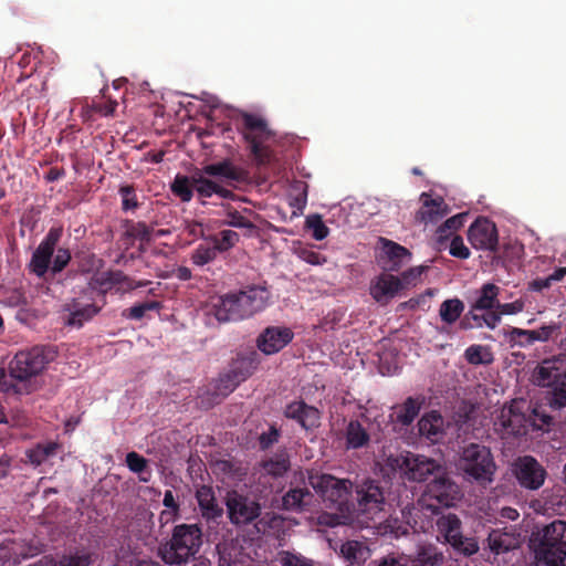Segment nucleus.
<instances>
[{
  "mask_svg": "<svg viewBox=\"0 0 566 566\" xmlns=\"http://www.w3.org/2000/svg\"><path fill=\"white\" fill-rule=\"evenodd\" d=\"M500 314L511 315L517 314L524 310V303L522 301H514L512 303L497 304Z\"/></svg>",
  "mask_w": 566,
  "mask_h": 566,
  "instance_id": "obj_59",
  "label": "nucleus"
},
{
  "mask_svg": "<svg viewBox=\"0 0 566 566\" xmlns=\"http://www.w3.org/2000/svg\"><path fill=\"white\" fill-rule=\"evenodd\" d=\"M457 467L468 481L480 484L492 482L496 471L490 448L479 443H470L462 449Z\"/></svg>",
  "mask_w": 566,
  "mask_h": 566,
  "instance_id": "obj_5",
  "label": "nucleus"
},
{
  "mask_svg": "<svg viewBox=\"0 0 566 566\" xmlns=\"http://www.w3.org/2000/svg\"><path fill=\"white\" fill-rule=\"evenodd\" d=\"M306 228L312 230V237L317 240H324L328 233L329 229L325 226L319 214H311L306 218Z\"/></svg>",
  "mask_w": 566,
  "mask_h": 566,
  "instance_id": "obj_50",
  "label": "nucleus"
},
{
  "mask_svg": "<svg viewBox=\"0 0 566 566\" xmlns=\"http://www.w3.org/2000/svg\"><path fill=\"white\" fill-rule=\"evenodd\" d=\"M71 261V252L69 249L59 248L56 253H53L51 273L57 274L62 272Z\"/></svg>",
  "mask_w": 566,
  "mask_h": 566,
  "instance_id": "obj_52",
  "label": "nucleus"
},
{
  "mask_svg": "<svg viewBox=\"0 0 566 566\" xmlns=\"http://www.w3.org/2000/svg\"><path fill=\"white\" fill-rule=\"evenodd\" d=\"M284 416L297 422L303 429L312 430L321 424V412L314 407L307 405L304 400H295L286 405Z\"/></svg>",
  "mask_w": 566,
  "mask_h": 566,
  "instance_id": "obj_20",
  "label": "nucleus"
},
{
  "mask_svg": "<svg viewBox=\"0 0 566 566\" xmlns=\"http://www.w3.org/2000/svg\"><path fill=\"white\" fill-rule=\"evenodd\" d=\"M270 292L262 286L252 285L237 293H228L211 303L210 313L220 323L248 318L266 306Z\"/></svg>",
  "mask_w": 566,
  "mask_h": 566,
  "instance_id": "obj_2",
  "label": "nucleus"
},
{
  "mask_svg": "<svg viewBox=\"0 0 566 566\" xmlns=\"http://www.w3.org/2000/svg\"><path fill=\"white\" fill-rule=\"evenodd\" d=\"M92 564L93 553L82 548L62 555L53 566H91Z\"/></svg>",
  "mask_w": 566,
  "mask_h": 566,
  "instance_id": "obj_38",
  "label": "nucleus"
},
{
  "mask_svg": "<svg viewBox=\"0 0 566 566\" xmlns=\"http://www.w3.org/2000/svg\"><path fill=\"white\" fill-rule=\"evenodd\" d=\"M289 327H266L256 338L258 348L265 355H273L283 349L293 339Z\"/></svg>",
  "mask_w": 566,
  "mask_h": 566,
  "instance_id": "obj_19",
  "label": "nucleus"
},
{
  "mask_svg": "<svg viewBox=\"0 0 566 566\" xmlns=\"http://www.w3.org/2000/svg\"><path fill=\"white\" fill-rule=\"evenodd\" d=\"M382 241L385 253L382 268L385 271L398 272L410 262L411 253L408 249L390 240L382 239Z\"/></svg>",
  "mask_w": 566,
  "mask_h": 566,
  "instance_id": "obj_25",
  "label": "nucleus"
},
{
  "mask_svg": "<svg viewBox=\"0 0 566 566\" xmlns=\"http://www.w3.org/2000/svg\"><path fill=\"white\" fill-rule=\"evenodd\" d=\"M219 251L214 244L200 243L190 254L191 262L197 266H205L213 262Z\"/></svg>",
  "mask_w": 566,
  "mask_h": 566,
  "instance_id": "obj_42",
  "label": "nucleus"
},
{
  "mask_svg": "<svg viewBox=\"0 0 566 566\" xmlns=\"http://www.w3.org/2000/svg\"><path fill=\"white\" fill-rule=\"evenodd\" d=\"M424 496L434 500L440 506L451 507L461 499V491L443 468V471L427 484Z\"/></svg>",
  "mask_w": 566,
  "mask_h": 566,
  "instance_id": "obj_17",
  "label": "nucleus"
},
{
  "mask_svg": "<svg viewBox=\"0 0 566 566\" xmlns=\"http://www.w3.org/2000/svg\"><path fill=\"white\" fill-rule=\"evenodd\" d=\"M163 504H164L165 507H167L169 510H174V512H179L180 511V505L176 501V499L174 496V493L170 490H167L165 492Z\"/></svg>",
  "mask_w": 566,
  "mask_h": 566,
  "instance_id": "obj_63",
  "label": "nucleus"
},
{
  "mask_svg": "<svg viewBox=\"0 0 566 566\" xmlns=\"http://www.w3.org/2000/svg\"><path fill=\"white\" fill-rule=\"evenodd\" d=\"M104 305V294L87 287L77 297H73L63 304L64 324L81 328L86 322L93 319Z\"/></svg>",
  "mask_w": 566,
  "mask_h": 566,
  "instance_id": "obj_8",
  "label": "nucleus"
},
{
  "mask_svg": "<svg viewBox=\"0 0 566 566\" xmlns=\"http://www.w3.org/2000/svg\"><path fill=\"white\" fill-rule=\"evenodd\" d=\"M295 253L301 260L312 265L326 263V258L311 248L301 247L295 250Z\"/></svg>",
  "mask_w": 566,
  "mask_h": 566,
  "instance_id": "obj_53",
  "label": "nucleus"
},
{
  "mask_svg": "<svg viewBox=\"0 0 566 566\" xmlns=\"http://www.w3.org/2000/svg\"><path fill=\"white\" fill-rule=\"evenodd\" d=\"M172 193L182 202H189L195 193V187L191 176L177 175L170 185Z\"/></svg>",
  "mask_w": 566,
  "mask_h": 566,
  "instance_id": "obj_39",
  "label": "nucleus"
},
{
  "mask_svg": "<svg viewBox=\"0 0 566 566\" xmlns=\"http://www.w3.org/2000/svg\"><path fill=\"white\" fill-rule=\"evenodd\" d=\"M313 494L307 488H292L282 497V507L301 512L312 503Z\"/></svg>",
  "mask_w": 566,
  "mask_h": 566,
  "instance_id": "obj_29",
  "label": "nucleus"
},
{
  "mask_svg": "<svg viewBox=\"0 0 566 566\" xmlns=\"http://www.w3.org/2000/svg\"><path fill=\"white\" fill-rule=\"evenodd\" d=\"M280 431L275 426H271L266 432L259 436L260 450L265 451L279 441Z\"/></svg>",
  "mask_w": 566,
  "mask_h": 566,
  "instance_id": "obj_55",
  "label": "nucleus"
},
{
  "mask_svg": "<svg viewBox=\"0 0 566 566\" xmlns=\"http://www.w3.org/2000/svg\"><path fill=\"white\" fill-rule=\"evenodd\" d=\"M122 198V210L125 212L135 211L139 207L136 189L133 185H122L118 189Z\"/></svg>",
  "mask_w": 566,
  "mask_h": 566,
  "instance_id": "obj_45",
  "label": "nucleus"
},
{
  "mask_svg": "<svg viewBox=\"0 0 566 566\" xmlns=\"http://www.w3.org/2000/svg\"><path fill=\"white\" fill-rule=\"evenodd\" d=\"M386 464L399 475L410 482H424L443 471V465L432 458L412 452L389 455Z\"/></svg>",
  "mask_w": 566,
  "mask_h": 566,
  "instance_id": "obj_6",
  "label": "nucleus"
},
{
  "mask_svg": "<svg viewBox=\"0 0 566 566\" xmlns=\"http://www.w3.org/2000/svg\"><path fill=\"white\" fill-rule=\"evenodd\" d=\"M449 252L452 256L465 260L470 256V250L460 235H454L450 242Z\"/></svg>",
  "mask_w": 566,
  "mask_h": 566,
  "instance_id": "obj_56",
  "label": "nucleus"
},
{
  "mask_svg": "<svg viewBox=\"0 0 566 566\" xmlns=\"http://www.w3.org/2000/svg\"><path fill=\"white\" fill-rule=\"evenodd\" d=\"M264 474H268L270 478L277 480L285 475V473L291 468V462L287 453L280 452L274 457L263 459L259 463H256Z\"/></svg>",
  "mask_w": 566,
  "mask_h": 566,
  "instance_id": "obj_30",
  "label": "nucleus"
},
{
  "mask_svg": "<svg viewBox=\"0 0 566 566\" xmlns=\"http://www.w3.org/2000/svg\"><path fill=\"white\" fill-rule=\"evenodd\" d=\"M538 386L548 387L547 400L553 409L566 407V370L556 367L555 361L546 359L534 371Z\"/></svg>",
  "mask_w": 566,
  "mask_h": 566,
  "instance_id": "obj_9",
  "label": "nucleus"
},
{
  "mask_svg": "<svg viewBox=\"0 0 566 566\" xmlns=\"http://www.w3.org/2000/svg\"><path fill=\"white\" fill-rule=\"evenodd\" d=\"M424 402L422 396L408 397L401 405L395 407L396 421L403 426H410L418 417Z\"/></svg>",
  "mask_w": 566,
  "mask_h": 566,
  "instance_id": "obj_28",
  "label": "nucleus"
},
{
  "mask_svg": "<svg viewBox=\"0 0 566 566\" xmlns=\"http://www.w3.org/2000/svg\"><path fill=\"white\" fill-rule=\"evenodd\" d=\"M227 220L224 221L226 224L234 228L240 229H254L255 226L250 221L248 218H245L241 212H239L235 209L229 208L226 212Z\"/></svg>",
  "mask_w": 566,
  "mask_h": 566,
  "instance_id": "obj_51",
  "label": "nucleus"
},
{
  "mask_svg": "<svg viewBox=\"0 0 566 566\" xmlns=\"http://www.w3.org/2000/svg\"><path fill=\"white\" fill-rule=\"evenodd\" d=\"M281 566H314L312 559H308L300 554L291 552H282L280 556Z\"/></svg>",
  "mask_w": 566,
  "mask_h": 566,
  "instance_id": "obj_54",
  "label": "nucleus"
},
{
  "mask_svg": "<svg viewBox=\"0 0 566 566\" xmlns=\"http://www.w3.org/2000/svg\"><path fill=\"white\" fill-rule=\"evenodd\" d=\"M340 553L350 564H360L365 560V547L356 541H348L340 546Z\"/></svg>",
  "mask_w": 566,
  "mask_h": 566,
  "instance_id": "obj_43",
  "label": "nucleus"
},
{
  "mask_svg": "<svg viewBox=\"0 0 566 566\" xmlns=\"http://www.w3.org/2000/svg\"><path fill=\"white\" fill-rule=\"evenodd\" d=\"M117 105L116 101H108L106 103L95 105L94 111L103 116H112L115 113Z\"/></svg>",
  "mask_w": 566,
  "mask_h": 566,
  "instance_id": "obj_61",
  "label": "nucleus"
},
{
  "mask_svg": "<svg viewBox=\"0 0 566 566\" xmlns=\"http://www.w3.org/2000/svg\"><path fill=\"white\" fill-rule=\"evenodd\" d=\"M501 322V314L495 312H489L483 314V325H486L489 328L494 329L499 323Z\"/></svg>",
  "mask_w": 566,
  "mask_h": 566,
  "instance_id": "obj_64",
  "label": "nucleus"
},
{
  "mask_svg": "<svg viewBox=\"0 0 566 566\" xmlns=\"http://www.w3.org/2000/svg\"><path fill=\"white\" fill-rule=\"evenodd\" d=\"M256 356V353L253 352L249 356L239 357L233 363L230 370L220 376L217 385V390L220 396H228L253 374L259 363Z\"/></svg>",
  "mask_w": 566,
  "mask_h": 566,
  "instance_id": "obj_15",
  "label": "nucleus"
},
{
  "mask_svg": "<svg viewBox=\"0 0 566 566\" xmlns=\"http://www.w3.org/2000/svg\"><path fill=\"white\" fill-rule=\"evenodd\" d=\"M125 462L132 472L138 474L139 482L148 483L151 480L153 472L146 458L135 451H130L126 454Z\"/></svg>",
  "mask_w": 566,
  "mask_h": 566,
  "instance_id": "obj_34",
  "label": "nucleus"
},
{
  "mask_svg": "<svg viewBox=\"0 0 566 566\" xmlns=\"http://www.w3.org/2000/svg\"><path fill=\"white\" fill-rule=\"evenodd\" d=\"M424 270V266H416L402 272L401 277L399 279L403 283V289L410 285H416Z\"/></svg>",
  "mask_w": 566,
  "mask_h": 566,
  "instance_id": "obj_57",
  "label": "nucleus"
},
{
  "mask_svg": "<svg viewBox=\"0 0 566 566\" xmlns=\"http://www.w3.org/2000/svg\"><path fill=\"white\" fill-rule=\"evenodd\" d=\"M161 308V304L157 301H147L144 303L135 304L134 306L127 308L124 312V315L127 318L139 321L142 319L148 311H159Z\"/></svg>",
  "mask_w": 566,
  "mask_h": 566,
  "instance_id": "obj_47",
  "label": "nucleus"
},
{
  "mask_svg": "<svg viewBox=\"0 0 566 566\" xmlns=\"http://www.w3.org/2000/svg\"><path fill=\"white\" fill-rule=\"evenodd\" d=\"M552 286V281L549 280V276L544 279H535L532 282L528 283V289L534 292H542L545 289H548Z\"/></svg>",
  "mask_w": 566,
  "mask_h": 566,
  "instance_id": "obj_62",
  "label": "nucleus"
},
{
  "mask_svg": "<svg viewBox=\"0 0 566 566\" xmlns=\"http://www.w3.org/2000/svg\"><path fill=\"white\" fill-rule=\"evenodd\" d=\"M201 169H197L192 174V182L195 187V193L201 203H206V199L211 198L213 195L222 199H234L235 195L233 191L224 188L222 185L208 178Z\"/></svg>",
  "mask_w": 566,
  "mask_h": 566,
  "instance_id": "obj_21",
  "label": "nucleus"
},
{
  "mask_svg": "<svg viewBox=\"0 0 566 566\" xmlns=\"http://www.w3.org/2000/svg\"><path fill=\"white\" fill-rule=\"evenodd\" d=\"M61 444L55 441L38 443L33 449L27 451V457L31 464L39 467L49 458L54 457Z\"/></svg>",
  "mask_w": 566,
  "mask_h": 566,
  "instance_id": "obj_36",
  "label": "nucleus"
},
{
  "mask_svg": "<svg viewBox=\"0 0 566 566\" xmlns=\"http://www.w3.org/2000/svg\"><path fill=\"white\" fill-rule=\"evenodd\" d=\"M63 229L61 227H52L43 240L40 242L38 248L32 253L31 260L28 264L30 273L36 275L39 279H43L45 274L51 271V261L55 248L61 240Z\"/></svg>",
  "mask_w": 566,
  "mask_h": 566,
  "instance_id": "obj_13",
  "label": "nucleus"
},
{
  "mask_svg": "<svg viewBox=\"0 0 566 566\" xmlns=\"http://www.w3.org/2000/svg\"><path fill=\"white\" fill-rule=\"evenodd\" d=\"M450 545L465 556H472L479 551V544L473 537H464L460 533Z\"/></svg>",
  "mask_w": 566,
  "mask_h": 566,
  "instance_id": "obj_48",
  "label": "nucleus"
},
{
  "mask_svg": "<svg viewBox=\"0 0 566 566\" xmlns=\"http://www.w3.org/2000/svg\"><path fill=\"white\" fill-rule=\"evenodd\" d=\"M238 133L242 136L252 161L256 166H266L274 158L270 142L275 133L270 128L268 120L261 115L245 111L238 112L233 118Z\"/></svg>",
  "mask_w": 566,
  "mask_h": 566,
  "instance_id": "obj_3",
  "label": "nucleus"
},
{
  "mask_svg": "<svg viewBox=\"0 0 566 566\" xmlns=\"http://www.w3.org/2000/svg\"><path fill=\"white\" fill-rule=\"evenodd\" d=\"M535 554L547 566H565L566 522L555 520L543 528Z\"/></svg>",
  "mask_w": 566,
  "mask_h": 566,
  "instance_id": "obj_7",
  "label": "nucleus"
},
{
  "mask_svg": "<svg viewBox=\"0 0 566 566\" xmlns=\"http://www.w3.org/2000/svg\"><path fill=\"white\" fill-rule=\"evenodd\" d=\"M401 290H403V283L398 276L382 273L371 284L370 295L377 303L385 305Z\"/></svg>",
  "mask_w": 566,
  "mask_h": 566,
  "instance_id": "obj_23",
  "label": "nucleus"
},
{
  "mask_svg": "<svg viewBox=\"0 0 566 566\" xmlns=\"http://www.w3.org/2000/svg\"><path fill=\"white\" fill-rule=\"evenodd\" d=\"M465 217V213H459L447 219L437 230L439 240L447 239L453 231L460 229L464 223Z\"/></svg>",
  "mask_w": 566,
  "mask_h": 566,
  "instance_id": "obj_49",
  "label": "nucleus"
},
{
  "mask_svg": "<svg viewBox=\"0 0 566 566\" xmlns=\"http://www.w3.org/2000/svg\"><path fill=\"white\" fill-rule=\"evenodd\" d=\"M420 200L422 206L416 214V220L420 223H437L449 212L442 197L432 198L427 192H422Z\"/></svg>",
  "mask_w": 566,
  "mask_h": 566,
  "instance_id": "obj_24",
  "label": "nucleus"
},
{
  "mask_svg": "<svg viewBox=\"0 0 566 566\" xmlns=\"http://www.w3.org/2000/svg\"><path fill=\"white\" fill-rule=\"evenodd\" d=\"M252 483L260 493H269L273 489L274 479L262 472L261 468L255 464L251 472Z\"/></svg>",
  "mask_w": 566,
  "mask_h": 566,
  "instance_id": "obj_46",
  "label": "nucleus"
},
{
  "mask_svg": "<svg viewBox=\"0 0 566 566\" xmlns=\"http://www.w3.org/2000/svg\"><path fill=\"white\" fill-rule=\"evenodd\" d=\"M558 324L543 325L538 329H522L513 327L510 333V339L520 347H527L535 342H547L559 331Z\"/></svg>",
  "mask_w": 566,
  "mask_h": 566,
  "instance_id": "obj_22",
  "label": "nucleus"
},
{
  "mask_svg": "<svg viewBox=\"0 0 566 566\" xmlns=\"http://www.w3.org/2000/svg\"><path fill=\"white\" fill-rule=\"evenodd\" d=\"M185 231L193 238H202L205 234L203 224L195 220L186 222Z\"/></svg>",
  "mask_w": 566,
  "mask_h": 566,
  "instance_id": "obj_60",
  "label": "nucleus"
},
{
  "mask_svg": "<svg viewBox=\"0 0 566 566\" xmlns=\"http://www.w3.org/2000/svg\"><path fill=\"white\" fill-rule=\"evenodd\" d=\"M464 358L471 365H490L493 360V354L486 346L471 345L464 352Z\"/></svg>",
  "mask_w": 566,
  "mask_h": 566,
  "instance_id": "obj_41",
  "label": "nucleus"
},
{
  "mask_svg": "<svg viewBox=\"0 0 566 566\" xmlns=\"http://www.w3.org/2000/svg\"><path fill=\"white\" fill-rule=\"evenodd\" d=\"M196 499L201 515L207 521H216L223 515V509L218 504L214 491L209 485H201L196 491Z\"/></svg>",
  "mask_w": 566,
  "mask_h": 566,
  "instance_id": "obj_27",
  "label": "nucleus"
},
{
  "mask_svg": "<svg viewBox=\"0 0 566 566\" xmlns=\"http://www.w3.org/2000/svg\"><path fill=\"white\" fill-rule=\"evenodd\" d=\"M224 502L228 518L233 525H248L261 515L260 503L238 491L228 492Z\"/></svg>",
  "mask_w": 566,
  "mask_h": 566,
  "instance_id": "obj_12",
  "label": "nucleus"
},
{
  "mask_svg": "<svg viewBox=\"0 0 566 566\" xmlns=\"http://www.w3.org/2000/svg\"><path fill=\"white\" fill-rule=\"evenodd\" d=\"M443 419L438 411H430L423 415L418 421L420 436L432 441L437 440L442 432Z\"/></svg>",
  "mask_w": 566,
  "mask_h": 566,
  "instance_id": "obj_32",
  "label": "nucleus"
},
{
  "mask_svg": "<svg viewBox=\"0 0 566 566\" xmlns=\"http://www.w3.org/2000/svg\"><path fill=\"white\" fill-rule=\"evenodd\" d=\"M219 253L226 252L239 242V234L233 230H222L218 234L209 238Z\"/></svg>",
  "mask_w": 566,
  "mask_h": 566,
  "instance_id": "obj_44",
  "label": "nucleus"
},
{
  "mask_svg": "<svg viewBox=\"0 0 566 566\" xmlns=\"http://www.w3.org/2000/svg\"><path fill=\"white\" fill-rule=\"evenodd\" d=\"M216 468L229 475L230 478H240L242 475V472L240 470V468L237 465V463H234L233 461H230V460H221V461H218L216 463Z\"/></svg>",
  "mask_w": 566,
  "mask_h": 566,
  "instance_id": "obj_58",
  "label": "nucleus"
},
{
  "mask_svg": "<svg viewBox=\"0 0 566 566\" xmlns=\"http://www.w3.org/2000/svg\"><path fill=\"white\" fill-rule=\"evenodd\" d=\"M437 526L449 544L461 533V521L455 514L440 516Z\"/></svg>",
  "mask_w": 566,
  "mask_h": 566,
  "instance_id": "obj_40",
  "label": "nucleus"
},
{
  "mask_svg": "<svg viewBox=\"0 0 566 566\" xmlns=\"http://www.w3.org/2000/svg\"><path fill=\"white\" fill-rule=\"evenodd\" d=\"M55 356L51 347L34 346L15 354L9 364V376L0 370V391L15 395L30 394L33 387L30 379L39 375Z\"/></svg>",
  "mask_w": 566,
  "mask_h": 566,
  "instance_id": "obj_1",
  "label": "nucleus"
},
{
  "mask_svg": "<svg viewBox=\"0 0 566 566\" xmlns=\"http://www.w3.org/2000/svg\"><path fill=\"white\" fill-rule=\"evenodd\" d=\"M513 474L518 484L527 490H538L545 482L547 472L533 457H518L513 463Z\"/></svg>",
  "mask_w": 566,
  "mask_h": 566,
  "instance_id": "obj_16",
  "label": "nucleus"
},
{
  "mask_svg": "<svg viewBox=\"0 0 566 566\" xmlns=\"http://www.w3.org/2000/svg\"><path fill=\"white\" fill-rule=\"evenodd\" d=\"M308 482L323 501L328 503L329 507L343 511V506L346 505L353 486L349 480L337 479L331 474L316 473L308 476Z\"/></svg>",
  "mask_w": 566,
  "mask_h": 566,
  "instance_id": "obj_11",
  "label": "nucleus"
},
{
  "mask_svg": "<svg viewBox=\"0 0 566 566\" xmlns=\"http://www.w3.org/2000/svg\"><path fill=\"white\" fill-rule=\"evenodd\" d=\"M464 311V303L458 297L446 300L439 308V316L442 322L451 325L455 323Z\"/></svg>",
  "mask_w": 566,
  "mask_h": 566,
  "instance_id": "obj_37",
  "label": "nucleus"
},
{
  "mask_svg": "<svg viewBox=\"0 0 566 566\" xmlns=\"http://www.w3.org/2000/svg\"><path fill=\"white\" fill-rule=\"evenodd\" d=\"M468 239L474 249L496 251L499 235L495 223L488 218H478L468 230Z\"/></svg>",
  "mask_w": 566,
  "mask_h": 566,
  "instance_id": "obj_18",
  "label": "nucleus"
},
{
  "mask_svg": "<svg viewBox=\"0 0 566 566\" xmlns=\"http://www.w3.org/2000/svg\"><path fill=\"white\" fill-rule=\"evenodd\" d=\"M209 177H222L231 181L242 182L248 179V171L233 165L230 159H223L218 163L208 164L201 168Z\"/></svg>",
  "mask_w": 566,
  "mask_h": 566,
  "instance_id": "obj_26",
  "label": "nucleus"
},
{
  "mask_svg": "<svg viewBox=\"0 0 566 566\" xmlns=\"http://www.w3.org/2000/svg\"><path fill=\"white\" fill-rule=\"evenodd\" d=\"M358 511L368 518L384 511L385 488L379 480L367 479L356 485L355 489Z\"/></svg>",
  "mask_w": 566,
  "mask_h": 566,
  "instance_id": "obj_14",
  "label": "nucleus"
},
{
  "mask_svg": "<svg viewBox=\"0 0 566 566\" xmlns=\"http://www.w3.org/2000/svg\"><path fill=\"white\" fill-rule=\"evenodd\" d=\"M500 287L493 283H485L480 290L479 297L472 304L473 310L491 311L497 308Z\"/></svg>",
  "mask_w": 566,
  "mask_h": 566,
  "instance_id": "obj_33",
  "label": "nucleus"
},
{
  "mask_svg": "<svg viewBox=\"0 0 566 566\" xmlns=\"http://www.w3.org/2000/svg\"><path fill=\"white\" fill-rule=\"evenodd\" d=\"M124 237L128 241L127 244L132 245L136 240L140 242H150L153 228L147 226L145 222L126 220L124 222Z\"/></svg>",
  "mask_w": 566,
  "mask_h": 566,
  "instance_id": "obj_35",
  "label": "nucleus"
},
{
  "mask_svg": "<svg viewBox=\"0 0 566 566\" xmlns=\"http://www.w3.org/2000/svg\"><path fill=\"white\" fill-rule=\"evenodd\" d=\"M346 448L361 449L370 441L367 429L356 419H352L345 429Z\"/></svg>",
  "mask_w": 566,
  "mask_h": 566,
  "instance_id": "obj_31",
  "label": "nucleus"
},
{
  "mask_svg": "<svg viewBox=\"0 0 566 566\" xmlns=\"http://www.w3.org/2000/svg\"><path fill=\"white\" fill-rule=\"evenodd\" d=\"M202 530L198 524H178L170 539L158 547V556L165 564L180 566L187 564L200 551Z\"/></svg>",
  "mask_w": 566,
  "mask_h": 566,
  "instance_id": "obj_4",
  "label": "nucleus"
},
{
  "mask_svg": "<svg viewBox=\"0 0 566 566\" xmlns=\"http://www.w3.org/2000/svg\"><path fill=\"white\" fill-rule=\"evenodd\" d=\"M524 405V401L512 400L499 410L494 419V430L502 439L527 433L532 416L525 413Z\"/></svg>",
  "mask_w": 566,
  "mask_h": 566,
  "instance_id": "obj_10",
  "label": "nucleus"
}]
</instances>
